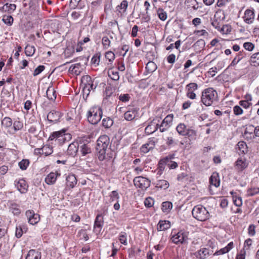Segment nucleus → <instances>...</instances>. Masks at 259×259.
<instances>
[{
  "mask_svg": "<svg viewBox=\"0 0 259 259\" xmlns=\"http://www.w3.org/2000/svg\"><path fill=\"white\" fill-rule=\"evenodd\" d=\"M103 110L100 106L91 107L87 113V118L89 122L92 124H97L101 119Z\"/></svg>",
  "mask_w": 259,
  "mask_h": 259,
  "instance_id": "nucleus-3",
  "label": "nucleus"
},
{
  "mask_svg": "<svg viewBox=\"0 0 259 259\" xmlns=\"http://www.w3.org/2000/svg\"><path fill=\"white\" fill-rule=\"evenodd\" d=\"M168 162V156H166L159 160L158 163L157 174L161 175L165 168V166Z\"/></svg>",
  "mask_w": 259,
  "mask_h": 259,
  "instance_id": "nucleus-31",
  "label": "nucleus"
},
{
  "mask_svg": "<svg viewBox=\"0 0 259 259\" xmlns=\"http://www.w3.org/2000/svg\"><path fill=\"white\" fill-rule=\"evenodd\" d=\"M15 186L17 190L22 194L26 193L28 191V185L26 181L23 178L16 180L14 182Z\"/></svg>",
  "mask_w": 259,
  "mask_h": 259,
  "instance_id": "nucleus-14",
  "label": "nucleus"
},
{
  "mask_svg": "<svg viewBox=\"0 0 259 259\" xmlns=\"http://www.w3.org/2000/svg\"><path fill=\"white\" fill-rule=\"evenodd\" d=\"M46 95L48 99L52 101H54L57 97V93L54 88L52 86H49L46 91Z\"/></svg>",
  "mask_w": 259,
  "mask_h": 259,
  "instance_id": "nucleus-34",
  "label": "nucleus"
},
{
  "mask_svg": "<svg viewBox=\"0 0 259 259\" xmlns=\"http://www.w3.org/2000/svg\"><path fill=\"white\" fill-rule=\"evenodd\" d=\"M1 124L3 127L7 128L12 125V120L10 117H5L2 120Z\"/></svg>",
  "mask_w": 259,
  "mask_h": 259,
  "instance_id": "nucleus-47",
  "label": "nucleus"
},
{
  "mask_svg": "<svg viewBox=\"0 0 259 259\" xmlns=\"http://www.w3.org/2000/svg\"><path fill=\"white\" fill-rule=\"evenodd\" d=\"M105 57L110 63H112L115 59V56L113 52L109 51L106 52Z\"/></svg>",
  "mask_w": 259,
  "mask_h": 259,
  "instance_id": "nucleus-62",
  "label": "nucleus"
},
{
  "mask_svg": "<svg viewBox=\"0 0 259 259\" xmlns=\"http://www.w3.org/2000/svg\"><path fill=\"white\" fill-rule=\"evenodd\" d=\"M169 186V184L166 180H159L156 183V187L165 190Z\"/></svg>",
  "mask_w": 259,
  "mask_h": 259,
  "instance_id": "nucleus-42",
  "label": "nucleus"
},
{
  "mask_svg": "<svg viewBox=\"0 0 259 259\" xmlns=\"http://www.w3.org/2000/svg\"><path fill=\"white\" fill-rule=\"evenodd\" d=\"M155 145V142L154 141V139L150 138L149 139V141L146 143L143 144L141 146L140 148L141 152L144 153H147L150 150L153 149L154 148Z\"/></svg>",
  "mask_w": 259,
  "mask_h": 259,
  "instance_id": "nucleus-22",
  "label": "nucleus"
},
{
  "mask_svg": "<svg viewBox=\"0 0 259 259\" xmlns=\"http://www.w3.org/2000/svg\"><path fill=\"white\" fill-rule=\"evenodd\" d=\"M134 183L136 187L146 190L150 186V181L145 177L139 176L134 179Z\"/></svg>",
  "mask_w": 259,
  "mask_h": 259,
  "instance_id": "nucleus-9",
  "label": "nucleus"
},
{
  "mask_svg": "<svg viewBox=\"0 0 259 259\" xmlns=\"http://www.w3.org/2000/svg\"><path fill=\"white\" fill-rule=\"evenodd\" d=\"M66 130L62 129L61 131L54 132L51 134L49 140L52 141L55 140L59 144H63L67 138L71 139L70 134H66Z\"/></svg>",
  "mask_w": 259,
  "mask_h": 259,
  "instance_id": "nucleus-7",
  "label": "nucleus"
},
{
  "mask_svg": "<svg viewBox=\"0 0 259 259\" xmlns=\"http://www.w3.org/2000/svg\"><path fill=\"white\" fill-rule=\"evenodd\" d=\"M66 187L69 189L74 188L77 184V180L75 176L73 174H70L68 175L66 179Z\"/></svg>",
  "mask_w": 259,
  "mask_h": 259,
  "instance_id": "nucleus-25",
  "label": "nucleus"
},
{
  "mask_svg": "<svg viewBox=\"0 0 259 259\" xmlns=\"http://www.w3.org/2000/svg\"><path fill=\"white\" fill-rule=\"evenodd\" d=\"M102 45L104 50H107L110 47L111 40L108 36H105L102 37Z\"/></svg>",
  "mask_w": 259,
  "mask_h": 259,
  "instance_id": "nucleus-54",
  "label": "nucleus"
},
{
  "mask_svg": "<svg viewBox=\"0 0 259 259\" xmlns=\"http://www.w3.org/2000/svg\"><path fill=\"white\" fill-rule=\"evenodd\" d=\"M171 226L170 222L167 220H160L157 226L158 231H162L167 230Z\"/></svg>",
  "mask_w": 259,
  "mask_h": 259,
  "instance_id": "nucleus-27",
  "label": "nucleus"
},
{
  "mask_svg": "<svg viewBox=\"0 0 259 259\" xmlns=\"http://www.w3.org/2000/svg\"><path fill=\"white\" fill-rule=\"evenodd\" d=\"M109 76L111 79L117 81L119 79V75L118 71L114 70L113 68L110 69L108 72Z\"/></svg>",
  "mask_w": 259,
  "mask_h": 259,
  "instance_id": "nucleus-46",
  "label": "nucleus"
},
{
  "mask_svg": "<svg viewBox=\"0 0 259 259\" xmlns=\"http://www.w3.org/2000/svg\"><path fill=\"white\" fill-rule=\"evenodd\" d=\"M95 82V79L92 80L89 75H84L81 79V85L82 87L83 97L87 99L89 96L90 92L96 89L98 85L97 82Z\"/></svg>",
  "mask_w": 259,
  "mask_h": 259,
  "instance_id": "nucleus-5",
  "label": "nucleus"
},
{
  "mask_svg": "<svg viewBox=\"0 0 259 259\" xmlns=\"http://www.w3.org/2000/svg\"><path fill=\"white\" fill-rule=\"evenodd\" d=\"M189 232L184 230L172 229L170 235V240L173 243L178 245L186 243L188 239Z\"/></svg>",
  "mask_w": 259,
  "mask_h": 259,
  "instance_id": "nucleus-4",
  "label": "nucleus"
},
{
  "mask_svg": "<svg viewBox=\"0 0 259 259\" xmlns=\"http://www.w3.org/2000/svg\"><path fill=\"white\" fill-rule=\"evenodd\" d=\"M117 68L118 70L120 71H123L125 70V65L123 61V59H120L116 61Z\"/></svg>",
  "mask_w": 259,
  "mask_h": 259,
  "instance_id": "nucleus-64",
  "label": "nucleus"
},
{
  "mask_svg": "<svg viewBox=\"0 0 259 259\" xmlns=\"http://www.w3.org/2000/svg\"><path fill=\"white\" fill-rule=\"evenodd\" d=\"M212 252L208 248L203 247L196 251L194 255L197 259H206L212 254Z\"/></svg>",
  "mask_w": 259,
  "mask_h": 259,
  "instance_id": "nucleus-16",
  "label": "nucleus"
},
{
  "mask_svg": "<svg viewBox=\"0 0 259 259\" xmlns=\"http://www.w3.org/2000/svg\"><path fill=\"white\" fill-rule=\"evenodd\" d=\"M109 199L108 202H106L107 206L108 207L111 203L114 201H119L120 197L117 190H114L109 194Z\"/></svg>",
  "mask_w": 259,
  "mask_h": 259,
  "instance_id": "nucleus-29",
  "label": "nucleus"
},
{
  "mask_svg": "<svg viewBox=\"0 0 259 259\" xmlns=\"http://www.w3.org/2000/svg\"><path fill=\"white\" fill-rule=\"evenodd\" d=\"M209 181L210 186L218 187L220 185V180L218 173L213 172L209 178Z\"/></svg>",
  "mask_w": 259,
  "mask_h": 259,
  "instance_id": "nucleus-30",
  "label": "nucleus"
},
{
  "mask_svg": "<svg viewBox=\"0 0 259 259\" xmlns=\"http://www.w3.org/2000/svg\"><path fill=\"white\" fill-rule=\"evenodd\" d=\"M78 141L73 142L70 144L68 146L67 153L68 155L71 156H75L79 149Z\"/></svg>",
  "mask_w": 259,
  "mask_h": 259,
  "instance_id": "nucleus-23",
  "label": "nucleus"
},
{
  "mask_svg": "<svg viewBox=\"0 0 259 259\" xmlns=\"http://www.w3.org/2000/svg\"><path fill=\"white\" fill-rule=\"evenodd\" d=\"M104 225L103 217L102 214H98L96 217L94 224L93 231L96 234L101 233L102 229Z\"/></svg>",
  "mask_w": 259,
  "mask_h": 259,
  "instance_id": "nucleus-13",
  "label": "nucleus"
},
{
  "mask_svg": "<svg viewBox=\"0 0 259 259\" xmlns=\"http://www.w3.org/2000/svg\"><path fill=\"white\" fill-rule=\"evenodd\" d=\"M186 136H187L190 142L195 140L197 138L196 131L193 129L188 128L187 131Z\"/></svg>",
  "mask_w": 259,
  "mask_h": 259,
  "instance_id": "nucleus-44",
  "label": "nucleus"
},
{
  "mask_svg": "<svg viewBox=\"0 0 259 259\" xmlns=\"http://www.w3.org/2000/svg\"><path fill=\"white\" fill-rule=\"evenodd\" d=\"M234 247V243L233 242H229L226 246L224 248H221V249L216 251L214 253L213 255H222L225 253H226L229 252Z\"/></svg>",
  "mask_w": 259,
  "mask_h": 259,
  "instance_id": "nucleus-28",
  "label": "nucleus"
},
{
  "mask_svg": "<svg viewBox=\"0 0 259 259\" xmlns=\"http://www.w3.org/2000/svg\"><path fill=\"white\" fill-rule=\"evenodd\" d=\"M138 114V110L136 108H132L125 112L123 117L126 120L131 121L134 119Z\"/></svg>",
  "mask_w": 259,
  "mask_h": 259,
  "instance_id": "nucleus-20",
  "label": "nucleus"
},
{
  "mask_svg": "<svg viewBox=\"0 0 259 259\" xmlns=\"http://www.w3.org/2000/svg\"><path fill=\"white\" fill-rule=\"evenodd\" d=\"M35 51V49L34 46L27 45L25 48V53L27 56H32Z\"/></svg>",
  "mask_w": 259,
  "mask_h": 259,
  "instance_id": "nucleus-53",
  "label": "nucleus"
},
{
  "mask_svg": "<svg viewBox=\"0 0 259 259\" xmlns=\"http://www.w3.org/2000/svg\"><path fill=\"white\" fill-rule=\"evenodd\" d=\"M2 21L8 26H11L13 23V18L11 16H4Z\"/></svg>",
  "mask_w": 259,
  "mask_h": 259,
  "instance_id": "nucleus-61",
  "label": "nucleus"
},
{
  "mask_svg": "<svg viewBox=\"0 0 259 259\" xmlns=\"http://www.w3.org/2000/svg\"><path fill=\"white\" fill-rule=\"evenodd\" d=\"M3 9L5 11H7L9 13H11L16 10V5L14 4L7 3L3 6Z\"/></svg>",
  "mask_w": 259,
  "mask_h": 259,
  "instance_id": "nucleus-56",
  "label": "nucleus"
},
{
  "mask_svg": "<svg viewBox=\"0 0 259 259\" xmlns=\"http://www.w3.org/2000/svg\"><path fill=\"white\" fill-rule=\"evenodd\" d=\"M62 116L60 111L52 110L47 115V120L50 123L55 124L60 120Z\"/></svg>",
  "mask_w": 259,
  "mask_h": 259,
  "instance_id": "nucleus-12",
  "label": "nucleus"
},
{
  "mask_svg": "<svg viewBox=\"0 0 259 259\" xmlns=\"http://www.w3.org/2000/svg\"><path fill=\"white\" fill-rule=\"evenodd\" d=\"M232 195V199L234 205L236 206L240 207L242 205V200L241 197L237 195L236 193L231 192Z\"/></svg>",
  "mask_w": 259,
  "mask_h": 259,
  "instance_id": "nucleus-41",
  "label": "nucleus"
},
{
  "mask_svg": "<svg viewBox=\"0 0 259 259\" xmlns=\"http://www.w3.org/2000/svg\"><path fill=\"white\" fill-rule=\"evenodd\" d=\"M219 100L218 94L216 90L212 88L204 89L201 92L200 98L201 105L206 107L212 106Z\"/></svg>",
  "mask_w": 259,
  "mask_h": 259,
  "instance_id": "nucleus-2",
  "label": "nucleus"
},
{
  "mask_svg": "<svg viewBox=\"0 0 259 259\" xmlns=\"http://www.w3.org/2000/svg\"><path fill=\"white\" fill-rule=\"evenodd\" d=\"M110 148L109 137L106 135H101L97 140L96 146L97 156L100 161L108 159V154L107 152L110 150Z\"/></svg>",
  "mask_w": 259,
  "mask_h": 259,
  "instance_id": "nucleus-1",
  "label": "nucleus"
},
{
  "mask_svg": "<svg viewBox=\"0 0 259 259\" xmlns=\"http://www.w3.org/2000/svg\"><path fill=\"white\" fill-rule=\"evenodd\" d=\"M176 131L178 133L182 136L186 137L187 131L188 130L184 123H180L176 127Z\"/></svg>",
  "mask_w": 259,
  "mask_h": 259,
  "instance_id": "nucleus-40",
  "label": "nucleus"
},
{
  "mask_svg": "<svg viewBox=\"0 0 259 259\" xmlns=\"http://www.w3.org/2000/svg\"><path fill=\"white\" fill-rule=\"evenodd\" d=\"M172 203L170 201H164L162 203L161 210L165 214L169 213L172 208Z\"/></svg>",
  "mask_w": 259,
  "mask_h": 259,
  "instance_id": "nucleus-37",
  "label": "nucleus"
},
{
  "mask_svg": "<svg viewBox=\"0 0 259 259\" xmlns=\"http://www.w3.org/2000/svg\"><path fill=\"white\" fill-rule=\"evenodd\" d=\"M254 18V10L246 9L243 17L244 21L248 24L253 23Z\"/></svg>",
  "mask_w": 259,
  "mask_h": 259,
  "instance_id": "nucleus-21",
  "label": "nucleus"
},
{
  "mask_svg": "<svg viewBox=\"0 0 259 259\" xmlns=\"http://www.w3.org/2000/svg\"><path fill=\"white\" fill-rule=\"evenodd\" d=\"M60 176V174L57 172H51L45 178V182L49 185H54L57 179V178Z\"/></svg>",
  "mask_w": 259,
  "mask_h": 259,
  "instance_id": "nucleus-24",
  "label": "nucleus"
},
{
  "mask_svg": "<svg viewBox=\"0 0 259 259\" xmlns=\"http://www.w3.org/2000/svg\"><path fill=\"white\" fill-rule=\"evenodd\" d=\"M113 124V120L109 117H106L102 119V124L105 128H108L110 127Z\"/></svg>",
  "mask_w": 259,
  "mask_h": 259,
  "instance_id": "nucleus-48",
  "label": "nucleus"
},
{
  "mask_svg": "<svg viewBox=\"0 0 259 259\" xmlns=\"http://www.w3.org/2000/svg\"><path fill=\"white\" fill-rule=\"evenodd\" d=\"M77 236L79 238L80 240H83L86 241L89 239L87 231L86 229H81L78 231Z\"/></svg>",
  "mask_w": 259,
  "mask_h": 259,
  "instance_id": "nucleus-43",
  "label": "nucleus"
},
{
  "mask_svg": "<svg viewBox=\"0 0 259 259\" xmlns=\"http://www.w3.org/2000/svg\"><path fill=\"white\" fill-rule=\"evenodd\" d=\"M29 164L30 161L28 159H23L19 162L18 165L21 170H25L27 168Z\"/></svg>",
  "mask_w": 259,
  "mask_h": 259,
  "instance_id": "nucleus-55",
  "label": "nucleus"
},
{
  "mask_svg": "<svg viewBox=\"0 0 259 259\" xmlns=\"http://www.w3.org/2000/svg\"><path fill=\"white\" fill-rule=\"evenodd\" d=\"M127 234L125 232H121L118 235L119 241L124 245H126L127 244Z\"/></svg>",
  "mask_w": 259,
  "mask_h": 259,
  "instance_id": "nucleus-52",
  "label": "nucleus"
},
{
  "mask_svg": "<svg viewBox=\"0 0 259 259\" xmlns=\"http://www.w3.org/2000/svg\"><path fill=\"white\" fill-rule=\"evenodd\" d=\"M41 148L43 155L44 154L45 156L50 155L53 152V147L48 144L44 145Z\"/></svg>",
  "mask_w": 259,
  "mask_h": 259,
  "instance_id": "nucleus-50",
  "label": "nucleus"
},
{
  "mask_svg": "<svg viewBox=\"0 0 259 259\" xmlns=\"http://www.w3.org/2000/svg\"><path fill=\"white\" fill-rule=\"evenodd\" d=\"M185 5L186 9L191 11H197L202 7V3L198 2L196 0H185Z\"/></svg>",
  "mask_w": 259,
  "mask_h": 259,
  "instance_id": "nucleus-17",
  "label": "nucleus"
},
{
  "mask_svg": "<svg viewBox=\"0 0 259 259\" xmlns=\"http://www.w3.org/2000/svg\"><path fill=\"white\" fill-rule=\"evenodd\" d=\"M41 252L35 249L30 250L25 258V259H41Z\"/></svg>",
  "mask_w": 259,
  "mask_h": 259,
  "instance_id": "nucleus-35",
  "label": "nucleus"
},
{
  "mask_svg": "<svg viewBox=\"0 0 259 259\" xmlns=\"http://www.w3.org/2000/svg\"><path fill=\"white\" fill-rule=\"evenodd\" d=\"M259 193V187H252L248 188L246 191V195L248 197H251Z\"/></svg>",
  "mask_w": 259,
  "mask_h": 259,
  "instance_id": "nucleus-45",
  "label": "nucleus"
},
{
  "mask_svg": "<svg viewBox=\"0 0 259 259\" xmlns=\"http://www.w3.org/2000/svg\"><path fill=\"white\" fill-rule=\"evenodd\" d=\"M128 7V2L126 0H122L119 5L116 7V10L121 15L125 13Z\"/></svg>",
  "mask_w": 259,
  "mask_h": 259,
  "instance_id": "nucleus-39",
  "label": "nucleus"
},
{
  "mask_svg": "<svg viewBox=\"0 0 259 259\" xmlns=\"http://www.w3.org/2000/svg\"><path fill=\"white\" fill-rule=\"evenodd\" d=\"M83 69V66L80 63H77L71 65L69 68V71L72 74L78 75L80 74Z\"/></svg>",
  "mask_w": 259,
  "mask_h": 259,
  "instance_id": "nucleus-26",
  "label": "nucleus"
},
{
  "mask_svg": "<svg viewBox=\"0 0 259 259\" xmlns=\"http://www.w3.org/2000/svg\"><path fill=\"white\" fill-rule=\"evenodd\" d=\"M198 89V85L195 82H191L187 84L185 87L186 97L191 100L196 99L197 96L195 92Z\"/></svg>",
  "mask_w": 259,
  "mask_h": 259,
  "instance_id": "nucleus-8",
  "label": "nucleus"
},
{
  "mask_svg": "<svg viewBox=\"0 0 259 259\" xmlns=\"http://www.w3.org/2000/svg\"><path fill=\"white\" fill-rule=\"evenodd\" d=\"M154 200L151 197L146 198L144 200V205L147 208H150L153 206Z\"/></svg>",
  "mask_w": 259,
  "mask_h": 259,
  "instance_id": "nucleus-63",
  "label": "nucleus"
},
{
  "mask_svg": "<svg viewBox=\"0 0 259 259\" xmlns=\"http://www.w3.org/2000/svg\"><path fill=\"white\" fill-rule=\"evenodd\" d=\"M156 65L152 61H149L146 64V69L148 72H152L156 69Z\"/></svg>",
  "mask_w": 259,
  "mask_h": 259,
  "instance_id": "nucleus-58",
  "label": "nucleus"
},
{
  "mask_svg": "<svg viewBox=\"0 0 259 259\" xmlns=\"http://www.w3.org/2000/svg\"><path fill=\"white\" fill-rule=\"evenodd\" d=\"M13 127L15 132L20 131L23 127V123L20 120H15L13 123Z\"/></svg>",
  "mask_w": 259,
  "mask_h": 259,
  "instance_id": "nucleus-57",
  "label": "nucleus"
},
{
  "mask_svg": "<svg viewBox=\"0 0 259 259\" xmlns=\"http://www.w3.org/2000/svg\"><path fill=\"white\" fill-rule=\"evenodd\" d=\"M248 163L245 159L239 158L235 163L234 168L238 171H242L248 166Z\"/></svg>",
  "mask_w": 259,
  "mask_h": 259,
  "instance_id": "nucleus-19",
  "label": "nucleus"
},
{
  "mask_svg": "<svg viewBox=\"0 0 259 259\" xmlns=\"http://www.w3.org/2000/svg\"><path fill=\"white\" fill-rule=\"evenodd\" d=\"M250 65L252 66L257 67L259 66V52L253 54L250 57L248 61Z\"/></svg>",
  "mask_w": 259,
  "mask_h": 259,
  "instance_id": "nucleus-36",
  "label": "nucleus"
},
{
  "mask_svg": "<svg viewBox=\"0 0 259 259\" xmlns=\"http://www.w3.org/2000/svg\"><path fill=\"white\" fill-rule=\"evenodd\" d=\"M28 223L30 225H34L40 221V217L38 213H35L33 210H28L25 212Z\"/></svg>",
  "mask_w": 259,
  "mask_h": 259,
  "instance_id": "nucleus-11",
  "label": "nucleus"
},
{
  "mask_svg": "<svg viewBox=\"0 0 259 259\" xmlns=\"http://www.w3.org/2000/svg\"><path fill=\"white\" fill-rule=\"evenodd\" d=\"M27 229L25 225L17 226L16 228L15 236L17 238H20L23 235V230L25 231Z\"/></svg>",
  "mask_w": 259,
  "mask_h": 259,
  "instance_id": "nucleus-49",
  "label": "nucleus"
},
{
  "mask_svg": "<svg viewBox=\"0 0 259 259\" xmlns=\"http://www.w3.org/2000/svg\"><path fill=\"white\" fill-rule=\"evenodd\" d=\"M10 211L15 215H19L21 213V210L18 204L11 201L8 203Z\"/></svg>",
  "mask_w": 259,
  "mask_h": 259,
  "instance_id": "nucleus-32",
  "label": "nucleus"
},
{
  "mask_svg": "<svg viewBox=\"0 0 259 259\" xmlns=\"http://www.w3.org/2000/svg\"><path fill=\"white\" fill-rule=\"evenodd\" d=\"M101 55L100 54H95L91 59V63L94 65L95 66H97L99 64L100 61Z\"/></svg>",
  "mask_w": 259,
  "mask_h": 259,
  "instance_id": "nucleus-60",
  "label": "nucleus"
},
{
  "mask_svg": "<svg viewBox=\"0 0 259 259\" xmlns=\"http://www.w3.org/2000/svg\"><path fill=\"white\" fill-rule=\"evenodd\" d=\"M157 14L158 18L161 21H165L167 17L166 12L162 8H158L157 10Z\"/></svg>",
  "mask_w": 259,
  "mask_h": 259,
  "instance_id": "nucleus-51",
  "label": "nucleus"
},
{
  "mask_svg": "<svg viewBox=\"0 0 259 259\" xmlns=\"http://www.w3.org/2000/svg\"><path fill=\"white\" fill-rule=\"evenodd\" d=\"M245 56L246 53L243 50L240 51L236 54V56L232 60L231 65L233 66L236 65L241 59L245 57Z\"/></svg>",
  "mask_w": 259,
  "mask_h": 259,
  "instance_id": "nucleus-38",
  "label": "nucleus"
},
{
  "mask_svg": "<svg viewBox=\"0 0 259 259\" xmlns=\"http://www.w3.org/2000/svg\"><path fill=\"white\" fill-rule=\"evenodd\" d=\"M79 151L82 156H84L88 154L92 153V148L90 144L87 142H84L82 140H79L78 141Z\"/></svg>",
  "mask_w": 259,
  "mask_h": 259,
  "instance_id": "nucleus-15",
  "label": "nucleus"
},
{
  "mask_svg": "<svg viewBox=\"0 0 259 259\" xmlns=\"http://www.w3.org/2000/svg\"><path fill=\"white\" fill-rule=\"evenodd\" d=\"M174 118V114H169L167 115L159 124V131L163 133L168 130Z\"/></svg>",
  "mask_w": 259,
  "mask_h": 259,
  "instance_id": "nucleus-10",
  "label": "nucleus"
},
{
  "mask_svg": "<svg viewBox=\"0 0 259 259\" xmlns=\"http://www.w3.org/2000/svg\"><path fill=\"white\" fill-rule=\"evenodd\" d=\"M246 130H249L250 131L249 132L250 134H251L252 132H253L255 136L259 137V126H257L256 127H254L253 125H249L246 128Z\"/></svg>",
  "mask_w": 259,
  "mask_h": 259,
  "instance_id": "nucleus-59",
  "label": "nucleus"
},
{
  "mask_svg": "<svg viewBox=\"0 0 259 259\" xmlns=\"http://www.w3.org/2000/svg\"><path fill=\"white\" fill-rule=\"evenodd\" d=\"M159 129V124L155 119L151 120L145 127V132L147 135H150Z\"/></svg>",
  "mask_w": 259,
  "mask_h": 259,
  "instance_id": "nucleus-18",
  "label": "nucleus"
},
{
  "mask_svg": "<svg viewBox=\"0 0 259 259\" xmlns=\"http://www.w3.org/2000/svg\"><path fill=\"white\" fill-rule=\"evenodd\" d=\"M192 214L195 219L201 222L207 220L210 217L208 211L202 205L195 206L192 209Z\"/></svg>",
  "mask_w": 259,
  "mask_h": 259,
  "instance_id": "nucleus-6",
  "label": "nucleus"
},
{
  "mask_svg": "<svg viewBox=\"0 0 259 259\" xmlns=\"http://www.w3.org/2000/svg\"><path fill=\"white\" fill-rule=\"evenodd\" d=\"M239 155H243L247 153V146L246 143L244 141H240L237 145L236 148Z\"/></svg>",
  "mask_w": 259,
  "mask_h": 259,
  "instance_id": "nucleus-33",
  "label": "nucleus"
}]
</instances>
